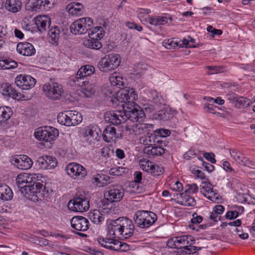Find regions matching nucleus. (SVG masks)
Wrapping results in <instances>:
<instances>
[{
    "instance_id": "13d9d810",
    "label": "nucleus",
    "mask_w": 255,
    "mask_h": 255,
    "mask_svg": "<svg viewBox=\"0 0 255 255\" xmlns=\"http://www.w3.org/2000/svg\"><path fill=\"white\" fill-rule=\"evenodd\" d=\"M204 99H206L207 101L209 103L213 102L214 103H216L219 105H222L225 103V101L223 99H222L220 97H218L216 99H214L210 97H205Z\"/></svg>"
},
{
    "instance_id": "9d476101",
    "label": "nucleus",
    "mask_w": 255,
    "mask_h": 255,
    "mask_svg": "<svg viewBox=\"0 0 255 255\" xmlns=\"http://www.w3.org/2000/svg\"><path fill=\"white\" fill-rule=\"evenodd\" d=\"M99 244L105 248L117 252H126L129 250V246L126 243H122L115 239L100 238Z\"/></svg>"
},
{
    "instance_id": "37998d69",
    "label": "nucleus",
    "mask_w": 255,
    "mask_h": 255,
    "mask_svg": "<svg viewBox=\"0 0 255 255\" xmlns=\"http://www.w3.org/2000/svg\"><path fill=\"white\" fill-rule=\"evenodd\" d=\"M83 44L85 46L94 49H99L102 47V44L96 38L93 39L90 37V39L85 40L83 41Z\"/></svg>"
},
{
    "instance_id": "a211bd4d",
    "label": "nucleus",
    "mask_w": 255,
    "mask_h": 255,
    "mask_svg": "<svg viewBox=\"0 0 255 255\" xmlns=\"http://www.w3.org/2000/svg\"><path fill=\"white\" fill-rule=\"evenodd\" d=\"M140 168L152 175L158 176L162 172V168L155 163L146 159H142L139 160Z\"/></svg>"
},
{
    "instance_id": "58836bf2",
    "label": "nucleus",
    "mask_w": 255,
    "mask_h": 255,
    "mask_svg": "<svg viewBox=\"0 0 255 255\" xmlns=\"http://www.w3.org/2000/svg\"><path fill=\"white\" fill-rule=\"evenodd\" d=\"M170 131L168 129L159 128L153 131V133H151L150 135L148 136L149 138V142L150 144H152V142H154V138L156 135L162 137H165L170 134Z\"/></svg>"
},
{
    "instance_id": "aec40b11",
    "label": "nucleus",
    "mask_w": 255,
    "mask_h": 255,
    "mask_svg": "<svg viewBox=\"0 0 255 255\" xmlns=\"http://www.w3.org/2000/svg\"><path fill=\"white\" fill-rule=\"evenodd\" d=\"M71 227L79 232H85L90 227L89 220L83 216H77L73 217L70 221Z\"/></svg>"
},
{
    "instance_id": "f03ea898",
    "label": "nucleus",
    "mask_w": 255,
    "mask_h": 255,
    "mask_svg": "<svg viewBox=\"0 0 255 255\" xmlns=\"http://www.w3.org/2000/svg\"><path fill=\"white\" fill-rule=\"evenodd\" d=\"M36 174L26 173L18 175L16 183L21 194L27 199L37 201L44 198L48 191L43 184L38 181Z\"/></svg>"
},
{
    "instance_id": "e433bc0d",
    "label": "nucleus",
    "mask_w": 255,
    "mask_h": 255,
    "mask_svg": "<svg viewBox=\"0 0 255 255\" xmlns=\"http://www.w3.org/2000/svg\"><path fill=\"white\" fill-rule=\"evenodd\" d=\"M88 34L89 37L93 39L96 38L98 40L102 38L105 34V31L101 26H96L94 28H91L89 30Z\"/></svg>"
},
{
    "instance_id": "0e129e2a",
    "label": "nucleus",
    "mask_w": 255,
    "mask_h": 255,
    "mask_svg": "<svg viewBox=\"0 0 255 255\" xmlns=\"http://www.w3.org/2000/svg\"><path fill=\"white\" fill-rule=\"evenodd\" d=\"M189 188L186 190V192L189 194H194L198 191V187L196 184L189 185Z\"/></svg>"
},
{
    "instance_id": "2eb2a0df",
    "label": "nucleus",
    "mask_w": 255,
    "mask_h": 255,
    "mask_svg": "<svg viewBox=\"0 0 255 255\" xmlns=\"http://www.w3.org/2000/svg\"><path fill=\"white\" fill-rule=\"evenodd\" d=\"M153 125L146 123H137L133 125L131 128L128 126L125 127L126 130L129 131L130 133L135 135L146 133L147 137L148 135H150V132L153 130Z\"/></svg>"
},
{
    "instance_id": "4be33fe9",
    "label": "nucleus",
    "mask_w": 255,
    "mask_h": 255,
    "mask_svg": "<svg viewBox=\"0 0 255 255\" xmlns=\"http://www.w3.org/2000/svg\"><path fill=\"white\" fill-rule=\"evenodd\" d=\"M12 163L19 169L27 170L33 165L32 159L26 155H16L12 159Z\"/></svg>"
},
{
    "instance_id": "5701e85b",
    "label": "nucleus",
    "mask_w": 255,
    "mask_h": 255,
    "mask_svg": "<svg viewBox=\"0 0 255 255\" xmlns=\"http://www.w3.org/2000/svg\"><path fill=\"white\" fill-rule=\"evenodd\" d=\"M37 163L40 169L50 170L56 166L57 161L55 157L49 155H44L37 159Z\"/></svg>"
},
{
    "instance_id": "bf43d9fd",
    "label": "nucleus",
    "mask_w": 255,
    "mask_h": 255,
    "mask_svg": "<svg viewBox=\"0 0 255 255\" xmlns=\"http://www.w3.org/2000/svg\"><path fill=\"white\" fill-rule=\"evenodd\" d=\"M95 91L94 89L93 86L92 85H90L87 87L84 88L83 90V94L87 97H90L95 93Z\"/></svg>"
},
{
    "instance_id": "6e6552de",
    "label": "nucleus",
    "mask_w": 255,
    "mask_h": 255,
    "mask_svg": "<svg viewBox=\"0 0 255 255\" xmlns=\"http://www.w3.org/2000/svg\"><path fill=\"white\" fill-rule=\"evenodd\" d=\"M95 72V68L90 65L82 66L78 71L75 77L73 79L75 85L79 87L86 86L89 84L88 77Z\"/></svg>"
},
{
    "instance_id": "39448f33",
    "label": "nucleus",
    "mask_w": 255,
    "mask_h": 255,
    "mask_svg": "<svg viewBox=\"0 0 255 255\" xmlns=\"http://www.w3.org/2000/svg\"><path fill=\"white\" fill-rule=\"evenodd\" d=\"M57 121L61 125L66 126H75L82 122L83 117L76 111H66L59 113Z\"/></svg>"
},
{
    "instance_id": "f704fd0d",
    "label": "nucleus",
    "mask_w": 255,
    "mask_h": 255,
    "mask_svg": "<svg viewBox=\"0 0 255 255\" xmlns=\"http://www.w3.org/2000/svg\"><path fill=\"white\" fill-rule=\"evenodd\" d=\"M109 179V177L107 175L97 174L93 177L92 182L97 186L103 187L108 183Z\"/></svg>"
},
{
    "instance_id": "412c9836",
    "label": "nucleus",
    "mask_w": 255,
    "mask_h": 255,
    "mask_svg": "<svg viewBox=\"0 0 255 255\" xmlns=\"http://www.w3.org/2000/svg\"><path fill=\"white\" fill-rule=\"evenodd\" d=\"M83 136L85 140L89 144H94L100 137L97 128L92 126H87L84 128Z\"/></svg>"
},
{
    "instance_id": "e2e57ef3",
    "label": "nucleus",
    "mask_w": 255,
    "mask_h": 255,
    "mask_svg": "<svg viewBox=\"0 0 255 255\" xmlns=\"http://www.w3.org/2000/svg\"><path fill=\"white\" fill-rule=\"evenodd\" d=\"M225 216L227 219L233 220L239 216V212H237V210L229 211L227 212Z\"/></svg>"
},
{
    "instance_id": "4468645a",
    "label": "nucleus",
    "mask_w": 255,
    "mask_h": 255,
    "mask_svg": "<svg viewBox=\"0 0 255 255\" xmlns=\"http://www.w3.org/2000/svg\"><path fill=\"white\" fill-rule=\"evenodd\" d=\"M125 194V190L122 186L115 185L109 187L104 193L105 198L111 202L121 201Z\"/></svg>"
},
{
    "instance_id": "f3484780",
    "label": "nucleus",
    "mask_w": 255,
    "mask_h": 255,
    "mask_svg": "<svg viewBox=\"0 0 255 255\" xmlns=\"http://www.w3.org/2000/svg\"><path fill=\"white\" fill-rule=\"evenodd\" d=\"M122 217L110 221L108 226V235L110 239H115L116 237L122 238Z\"/></svg>"
},
{
    "instance_id": "2f4dec72",
    "label": "nucleus",
    "mask_w": 255,
    "mask_h": 255,
    "mask_svg": "<svg viewBox=\"0 0 255 255\" xmlns=\"http://www.w3.org/2000/svg\"><path fill=\"white\" fill-rule=\"evenodd\" d=\"M103 137L107 142L115 141L117 139L116 128L111 125L108 126L103 131Z\"/></svg>"
},
{
    "instance_id": "5fc2aeb1",
    "label": "nucleus",
    "mask_w": 255,
    "mask_h": 255,
    "mask_svg": "<svg viewBox=\"0 0 255 255\" xmlns=\"http://www.w3.org/2000/svg\"><path fill=\"white\" fill-rule=\"evenodd\" d=\"M205 196L213 202H217L219 199V195L213 190V189L207 192Z\"/></svg>"
},
{
    "instance_id": "338daca9",
    "label": "nucleus",
    "mask_w": 255,
    "mask_h": 255,
    "mask_svg": "<svg viewBox=\"0 0 255 255\" xmlns=\"http://www.w3.org/2000/svg\"><path fill=\"white\" fill-rule=\"evenodd\" d=\"M193 218L191 219V222L193 224H199L203 221V218L201 216H198L196 213L193 214Z\"/></svg>"
},
{
    "instance_id": "ea45409f",
    "label": "nucleus",
    "mask_w": 255,
    "mask_h": 255,
    "mask_svg": "<svg viewBox=\"0 0 255 255\" xmlns=\"http://www.w3.org/2000/svg\"><path fill=\"white\" fill-rule=\"evenodd\" d=\"M13 112L10 108L6 106L0 107V124L6 122L12 115Z\"/></svg>"
},
{
    "instance_id": "0eeeda50",
    "label": "nucleus",
    "mask_w": 255,
    "mask_h": 255,
    "mask_svg": "<svg viewBox=\"0 0 255 255\" xmlns=\"http://www.w3.org/2000/svg\"><path fill=\"white\" fill-rule=\"evenodd\" d=\"M121 62L120 56L117 54H110L102 58L99 63V67L104 72L111 71L117 68Z\"/></svg>"
},
{
    "instance_id": "3c124183",
    "label": "nucleus",
    "mask_w": 255,
    "mask_h": 255,
    "mask_svg": "<svg viewBox=\"0 0 255 255\" xmlns=\"http://www.w3.org/2000/svg\"><path fill=\"white\" fill-rule=\"evenodd\" d=\"M212 189L213 186L209 182H203L200 185V191L204 196Z\"/></svg>"
},
{
    "instance_id": "de8ad7c7",
    "label": "nucleus",
    "mask_w": 255,
    "mask_h": 255,
    "mask_svg": "<svg viewBox=\"0 0 255 255\" xmlns=\"http://www.w3.org/2000/svg\"><path fill=\"white\" fill-rule=\"evenodd\" d=\"M163 45L168 49H175L179 46V42L175 40V38H170L164 40Z\"/></svg>"
},
{
    "instance_id": "7c9ffc66",
    "label": "nucleus",
    "mask_w": 255,
    "mask_h": 255,
    "mask_svg": "<svg viewBox=\"0 0 255 255\" xmlns=\"http://www.w3.org/2000/svg\"><path fill=\"white\" fill-rule=\"evenodd\" d=\"M57 0H37L34 4L36 8L48 11L52 8Z\"/></svg>"
},
{
    "instance_id": "72a5a7b5",
    "label": "nucleus",
    "mask_w": 255,
    "mask_h": 255,
    "mask_svg": "<svg viewBox=\"0 0 255 255\" xmlns=\"http://www.w3.org/2000/svg\"><path fill=\"white\" fill-rule=\"evenodd\" d=\"M61 31L60 28L56 26L52 27L48 32L49 40L52 44H57L60 36Z\"/></svg>"
},
{
    "instance_id": "6e6d98bb",
    "label": "nucleus",
    "mask_w": 255,
    "mask_h": 255,
    "mask_svg": "<svg viewBox=\"0 0 255 255\" xmlns=\"http://www.w3.org/2000/svg\"><path fill=\"white\" fill-rule=\"evenodd\" d=\"M155 118L159 120L166 121L169 118V113L164 110H160L155 115Z\"/></svg>"
},
{
    "instance_id": "79ce46f5",
    "label": "nucleus",
    "mask_w": 255,
    "mask_h": 255,
    "mask_svg": "<svg viewBox=\"0 0 255 255\" xmlns=\"http://www.w3.org/2000/svg\"><path fill=\"white\" fill-rule=\"evenodd\" d=\"M17 63L15 61L5 57L0 58V69H9L16 67Z\"/></svg>"
},
{
    "instance_id": "1a4fd4ad",
    "label": "nucleus",
    "mask_w": 255,
    "mask_h": 255,
    "mask_svg": "<svg viewBox=\"0 0 255 255\" xmlns=\"http://www.w3.org/2000/svg\"><path fill=\"white\" fill-rule=\"evenodd\" d=\"M93 25V20L90 17H83L74 21L70 26V31L74 34L86 33Z\"/></svg>"
},
{
    "instance_id": "6ab92c4d",
    "label": "nucleus",
    "mask_w": 255,
    "mask_h": 255,
    "mask_svg": "<svg viewBox=\"0 0 255 255\" xmlns=\"http://www.w3.org/2000/svg\"><path fill=\"white\" fill-rule=\"evenodd\" d=\"M140 168L152 175L158 176L162 172V168L155 163L146 159H142L139 160Z\"/></svg>"
},
{
    "instance_id": "69168bd1",
    "label": "nucleus",
    "mask_w": 255,
    "mask_h": 255,
    "mask_svg": "<svg viewBox=\"0 0 255 255\" xmlns=\"http://www.w3.org/2000/svg\"><path fill=\"white\" fill-rule=\"evenodd\" d=\"M218 108L217 106H213L210 104H205L204 109L212 114H215L216 110L215 109Z\"/></svg>"
},
{
    "instance_id": "c756f323",
    "label": "nucleus",
    "mask_w": 255,
    "mask_h": 255,
    "mask_svg": "<svg viewBox=\"0 0 255 255\" xmlns=\"http://www.w3.org/2000/svg\"><path fill=\"white\" fill-rule=\"evenodd\" d=\"M4 6L7 10L15 13L21 9L22 2L21 0H6Z\"/></svg>"
},
{
    "instance_id": "052dcab7",
    "label": "nucleus",
    "mask_w": 255,
    "mask_h": 255,
    "mask_svg": "<svg viewBox=\"0 0 255 255\" xmlns=\"http://www.w3.org/2000/svg\"><path fill=\"white\" fill-rule=\"evenodd\" d=\"M223 166L224 169L226 171L231 173L233 175L236 174V172L232 168L231 166L230 163L228 161H224L223 162Z\"/></svg>"
},
{
    "instance_id": "4d7b16f0",
    "label": "nucleus",
    "mask_w": 255,
    "mask_h": 255,
    "mask_svg": "<svg viewBox=\"0 0 255 255\" xmlns=\"http://www.w3.org/2000/svg\"><path fill=\"white\" fill-rule=\"evenodd\" d=\"M122 78L121 77L115 76L114 75H112L110 77V81L111 84L113 85L121 86L122 85L121 80Z\"/></svg>"
},
{
    "instance_id": "bb28decb",
    "label": "nucleus",
    "mask_w": 255,
    "mask_h": 255,
    "mask_svg": "<svg viewBox=\"0 0 255 255\" xmlns=\"http://www.w3.org/2000/svg\"><path fill=\"white\" fill-rule=\"evenodd\" d=\"M17 52L25 56H30L35 53V49L33 45L29 42H20L17 44Z\"/></svg>"
},
{
    "instance_id": "a18cd8bd",
    "label": "nucleus",
    "mask_w": 255,
    "mask_h": 255,
    "mask_svg": "<svg viewBox=\"0 0 255 255\" xmlns=\"http://www.w3.org/2000/svg\"><path fill=\"white\" fill-rule=\"evenodd\" d=\"M108 201L106 199L101 201V204L99 206V210L103 213V215L105 214L110 213L113 211L112 208V203H109Z\"/></svg>"
},
{
    "instance_id": "f8f14e48",
    "label": "nucleus",
    "mask_w": 255,
    "mask_h": 255,
    "mask_svg": "<svg viewBox=\"0 0 255 255\" xmlns=\"http://www.w3.org/2000/svg\"><path fill=\"white\" fill-rule=\"evenodd\" d=\"M67 174L74 180H83L87 176L86 169L77 163H70L66 167Z\"/></svg>"
},
{
    "instance_id": "9b49d317",
    "label": "nucleus",
    "mask_w": 255,
    "mask_h": 255,
    "mask_svg": "<svg viewBox=\"0 0 255 255\" xmlns=\"http://www.w3.org/2000/svg\"><path fill=\"white\" fill-rule=\"evenodd\" d=\"M43 91L45 95L52 100H59L63 93L62 86L54 82L45 84L43 86Z\"/></svg>"
},
{
    "instance_id": "393cba45",
    "label": "nucleus",
    "mask_w": 255,
    "mask_h": 255,
    "mask_svg": "<svg viewBox=\"0 0 255 255\" xmlns=\"http://www.w3.org/2000/svg\"><path fill=\"white\" fill-rule=\"evenodd\" d=\"M122 238L127 239L133 235L134 226L132 221L127 217H122Z\"/></svg>"
},
{
    "instance_id": "ddd939ff",
    "label": "nucleus",
    "mask_w": 255,
    "mask_h": 255,
    "mask_svg": "<svg viewBox=\"0 0 255 255\" xmlns=\"http://www.w3.org/2000/svg\"><path fill=\"white\" fill-rule=\"evenodd\" d=\"M68 206L73 211L82 212L89 209V201L87 198L82 195L76 196L69 202Z\"/></svg>"
},
{
    "instance_id": "680f3d73",
    "label": "nucleus",
    "mask_w": 255,
    "mask_h": 255,
    "mask_svg": "<svg viewBox=\"0 0 255 255\" xmlns=\"http://www.w3.org/2000/svg\"><path fill=\"white\" fill-rule=\"evenodd\" d=\"M207 30L209 32L212 33V37H214L215 35H220L223 33L221 30L215 29L212 26H208Z\"/></svg>"
},
{
    "instance_id": "603ef678",
    "label": "nucleus",
    "mask_w": 255,
    "mask_h": 255,
    "mask_svg": "<svg viewBox=\"0 0 255 255\" xmlns=\"http://www.w3.org/2000/svg\"><path fill=\"white\" fill-rule=\"evenodd\" d=\"M182 202L183 205L187 206H194L196 205L195 199L189 195H185Z\"/></svg>"
},
{
    "instance_id": "4c0bfd02",
    "label": "nucleus",
    "mask_w": 255,
    "mask_h": 255,
    "mask_svg": "<svg viewBox=\"0 0 255 255\" xmlns=\"http://www.w3.org/2000/svg\"><path fill=\"white\" fill-rule=\"evenodd\" d=\"M144 152L152 156L162 155L165 153V149L160 146H150L144 148Z\"/></svg>"
},
{
    "instance_id": "dca6fc26",
    "label": "nucleus",
    "mask_w": 255,
    "mask_h": 255,
    "mask_svg": "<svg viewBox=\"0 0 255 255\" xmlns=\"http://www.w3.org/2000/svg\"><path fill=\"white\" fill-rule=\"evenodd\" d=\"M36 80L29 75L20 74L15 79L16 85L23 90H28L35 85Z\"/></svg>"
},
{
    "instance_id": "473e14b6",
    "label": "nucleus",
    "mask_w": 255,
    "mask_h": 255,
    "mask_svg": "<svg viewBox=\"0 0 255 255\" xmlns=\"http://www.w3.org/2000/svg\"><path fill=\"white\" fill-rule=\"evenodd\" d=\"M168 19L171 21L172 18L171 16L167 17V16H155L153 17H148L147 21L149 24L154 26H157L158 25L165 24L167 23Z\"/></svg>"
},
{
    "instance_id": "a878e982",
    "label": "nucleus",
    "mask_w": 255,
    "mask_h": 255,
    "mask_svg": "<svg viewBox=\"0 0 255 255\" xmlns=\"http://www.w3.org/2000/svg\"><path fill=\"white\" fill-rule=\"evenodd\" d=\"M0 92L5 97H11L13 99L20 100L23 97L21 94L7 83H4L0 87Z\"/></svg>"
},
{
    "instance_id": "49530a36",
    "label": "nucleus",
    "mask_w": 255,
    "mask_h": 255,
    "mask_svg": "<svg viewBox=\"0 0 255 255\" xmlns=\"http://www.w3.org/2000/svg\"><path fill=\"white\" fill-rule=\"evenodd\" d=\"M208 70L207 72L208 75H212L223 72L225 68L223 66H208L205 67Z\"/></svg>"
},
{
    "instance_id": "20e7f679",
    "label": "nucleus",
    "mask_w": 255,
    "mask_h": 255,
    "mask_svg": "<svg viewBox=\"0 0 255 255\" xmlns=\"http://www.w3.org/2000/svg\"><path fill=\"white\" fill-rule=\"evenodd\" d=\"M133 219L138 227L143 229L152 225L157 220V216L150 211L139 210L135 212Z\"/></svg>"
},
{
    "instance_id": "c9c22d12",
    "label": "nucleus",
    "mask_w": 255,
    "mask_h": 255,
    "mask_svg": "<svg viewBox=\"0 0 255 255\" xmlns=\"http://www.w3.org/2000/svg\"><path fill=\"white\" fill-rule=\"evenodd\" d=\"M13 193L9 187L6 184L0 185V198L3 200H9L12 198Z\"/></svg>"
},
{
    "instance_id": "c03bdc74",
    "label": "nucleus",
    "mask_w": 255,
    "mask_h": 255,
    "mask_svg": "<svg viewBox=\"0 0 255 255\" xmlns=\"http://www.w3.org/2000/svg\"><path fill=\"white\" fill-rule=\"evenodd\" d=\"M150 95V100L156 106L159 107L160 105L164 104V99L156 91H151Z\"/></svg>"
},
{
    "instance_id": "774afa93",
    "label": "nucleus",
    "mask_w": 255,
    "mask_h": 255,
    "mask_svg": "<svg viewBox=\"0 0 255 255\" xmlns=\"http://www.w3.org/2000/svg\"><path fill=\"white\" fill-rule=\"evenodd\" d=\"M134 181L135 182L139 183L142 179V174L140 171H135L133 174Z\"/></svg>"
},
{
    "instance_id": "09e8293b",
    "label": "nucleus",
    "mask_w": 255,
    "mask_h": 255,
    "mask_svg": "<svg viewBox=\"0 0 255 255\" xmlns=\"http://www.w3.org/2000/svg\"><path fill=\"white\" fill-rule=\"evenodd\" d=\"M249 105V101L248 99L239 96H238L234 104L235 106L238 108L246 107Z\"/></svg>"
},
{
    "instance_id": "8fccbe9b",
    "label": "nucleus",
    "mask_w": 255,
    "mask_h": 255,
    "mask_svg": "<svg viewBox=\"0 0 255 255\" xmlns=\"http://www.w3.org/2000/svg\"><path fill=\"white\" fill-rule=\"evenodd\" d=\"M127 169L125 167L117 166L111 168L109 170V173L112 175L120 176L123 173H125Z\"/></svg>"
},
{
    "instance_id": "423d86ee",
    "label": "nucleus",
    "mask_w": 255,
    "mask_h": 255,
    "mask_svg": "<svg viewBox=\"0 0 255 255\" xmlns=\"http://www.w3.org/2000/svg\"><path fill=\"white\" fill-rule=\"evenodd\" d=\"M58 135V130L52 127L38 128L34 132V136L37 139L45 142H51L55 140Z\"/></svg>"
},
{
    "instance_id": "cd10ccee",
    "label": "nucleus",
    "mask_w": 255,
    "mask_h": 255,
    "mask_svg": "<svg viewBox=\"0 0 255 255\" xmlns=\"http://www.w3.org/2000/svg\"><path fill=\"white\" fill-rule=\"evenodd\" d=\"M35 20V23L37 26L39 31L41 32L45 31L47 28L50 26L51 19L47 15H38L36 17Z\"/></svg>"
},
{
    "instance_id": "f257e3e1",
    "label": "nucleus",
    "mask_w": 255,
    "mask_h": 255,
    "mask_svg": "<svg viewBox=\"0 0 255 255\" xmlns=\"http://www.w3.org/2000/svg\"><path fill=\"white\" fill-rule=\"evenodd\" d=\"M137 99V95L133 88L121 90L117 94L116 99L112 102L119 105L123 104V112L112 111L105 115L106 121L113 125H118L126 121L127 119L137 122L144 117V113L134 104V101Z\"/></svg>"
},
{
    "instance_id": "7ed1b4c3",
    "label": "nucleus",
    "mask_w": 255,
    "mask_h": 255,
    "mask_svg": "<svg viewBox=\"0 0 255 255\" xmlns=\"http://www.w3.org/2000/svg\"><path fill=\"white\" fill-rule=\"evenodd\" d=\"M195 243L194 238L190 235H183L172 237L167 242V245L169 248L181 249L183 253L191 254H194L200 250L201 248L193 246Z\"/></svg>"
},
{
    "instance_id": "b1692460",
    "label": "nucleus",
    "mask_w": 255,
    "mask_h": 255,
    "mask_svg": "<svg viewBox=\"0 0 255 255\" xmlns=\"http://www.w3.org/2000/svg\"><path fill=\"white\" fill-rule=\"evenodd\" d=\"M230 153L233 159L239 164L249 167L254 165L253 162L245 156L240 150L231 148L230 149Z\"/></svg>"
},
{
    "instance_id": "c85d7f7f",
    "label": "nucleus",
    "mask_w": 255,
    "mask_h": 255,
    "mask_svg": "<svg viewBox=\"0 0 255 255\" xmlns=\"http://www.w3.org/2000/svg\"><path fill=\"white\" fill-rule=\"evenodd\" d=\"M66 10L69 14L78 16L84 12V6L79 2H71L67 5Z\"/></svg>"
},
{
    "instance_id": "864d4df0",
    "label": "nucleus",
    "mask_w": 255,
    "mask_h": 255,
    "mask_svg": "<svg viewBox=\"0 0 255 255\" xmlns=\"http://www.w3.org/2000/svg\"><path fill=\"white\" fill-rule=\"evenodd\" d=\"M169 186L173 191L181 192L183 190L182 184L178 181H173L169 183Z\"/></svg>"
},
{
    "instance_id": "a19ab883",
    "label": "nucleus",
    "mask_w": 255,
    "mask_h": 255,
    "mask_svg": "<svg viewBox=\"0 0 255 255\" xmlns=\"http://www.w3.org/2000/svg\"><path fill=\"white\" fill-rule=\"evenodd\" d=\"M91 221L95 224H102L105 220V216L99 210H94L89 213Z\"/></svg>"
}]
</instances>
